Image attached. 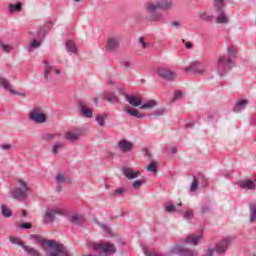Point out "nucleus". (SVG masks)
I'll return each instance as SVG.
<instances>
[{
    "mask_svg": "<svg viewBox=\"0 0 256 256\" xmlns=\"http://www.w3.org/2000/svg\"><path fill=\"white\" fill-rule=\"evenodd\" d=\"M29 239H33L38 245H41L42 249L46 251V256H72L69 249L65 245L55 241L47 240L39 234H31ZM47 247L50 249L47 251Z\"/></svg>",
    "mask_w": 256,
    "mask_h": 256,
    "instance_id": "1",
    "label": "nucleus"
},
{
    "mask_svg": "<svg viewBox=\"0 0 256 256\" xmlns=\"http://www.w3.org/2000/svg\"><path fill=\"white\" fill-rule=\"evenodd\" d=\"M228 57L220 55L216 62V71L220 77H225L235 66V56L237 55V47H227Z\"/></svg>",
    "mask_w": 256,
    "mask_h": 256,
    "instance_id": "2",
    "label": "nucleus"
},
{
    "mask_svg": "<svg viewBox=\"0 0 256 256\" xmlns=\"http://www.w3.org/2000/svg\"><path fill=\"white\" fill-rule=\"evenodd\" d=\"M171 0H157L155 3L153 2H148L145 4V10L146 13L148 14L146 16V19L148 21H163L165 19V16L161 13H157V11L162 10V11H167V9H171Z\"/></svg>",
    "mask_w": 256,
    "mask_h": 256,
    "instance_id": "3",
    "label": "nucleus"
},
{
    "mask_svg": "<svg viewBox=\"0 0 256 256\" xmlns=\"http://www.w3.org/2000/svg\"><path fill=\"white\" fill-rule=\"evenodd\" d=\"M235 241V236H227L218 242L215 248H208L206 251V256H213L215 251L218 255H225L227 253V249H229V245Z\"/></svg>",
    "mask_w": 256,
    "mask_h": 256,
    "instance_id": "4",
    "label": "nucleus"
},
{
    "mask_svg": "<svg viewBox=\"0 0 256 256\" xmlns=\"http://www.w3.org/2000/svg\"><path fill=\"white\" fill-rule=\"evenodd\" d=\"M20 187L12 188L10 191L11 197L16 201H25L29 197L31 189L27 187V183L24 180H19Z\"/></svg>",
    "mask_w": 256,
    "mask_h": 256,
    "instance_id": "5",
    "label": "nucleus"
},
{
    "mask_svg": "<svg viewBox=\"0 0 256 256\" xmlns=\"http://www.w3.org/2000/svg\"><path fill=\"white\" fill-rule=\"evenodd\" d=\"M93 251H96L97 253H103L106 256L113 255L114 253H117V248L114 246V244L106 242V243H94Z\"/></svg>",
    "mask_w": 256,
    "mask_h": 256,
    "instance_id": "6",
    "label": "nucleus"
},
{
    "mask_svg": "<svg viewBox=\"0 0 256 256\" xmlns=\"http://www.w3.org/2000/svg\"><path fill=\"white\" fill-rule=\"evenodd\" d=\"M30 121L41 125L47 123V114L43 113V110L39 107H34L29 113Z\"/></svg>",
    "mask_w": 256,
    "mask_h": 256,
    "instance_id": "7",
    "label": "nucleus"
},
{
    "mask_svg": "<svg viewBox=\"0 0 256 256\" xmlns=\"http://www.w3.org/2000/svg\"><path fill=\"white\" fill-rule=\"evenodd\" d=\"M121 45V40L119 36H111L107 39L105 51L106 53H117Z\"/></svg>",
    "mask_w": 256,
    "mask_h": 256,
    "instance_id": "8",
    "label": "nucleus"
},
{
    "mask_svg": "<svg viewBox=\"0 0 256 256\" xmlns=\"http://www.w3.org/2000/svg\"><path fill=\"white\" fill-rule=\"evenodd\" d=\"M186 73L191 71L195 75H203L205 73V65L199 61L192 62L188 67L185 68Z\"/></svg>",
    "mask_w": 256,
    "mask_h": 256,
    "instance_id": "9",
    "label": "nucleus"
},
{
    "mask_svg": "<svg viewBox=\"0 0 256 256\" xmlns=\"http://www.w3.org/2000/svg\"><path fill=\"white\" fill-rule=\"evenodd\" d=\"M168 255L195 256V252L183 246H176L168 252Z\"/></svg>",
    "mask_w": 256,
    "mask_h": 256,
    "instance_id": "10",
    "label": "nucleus"
},
{
    "mask_svg": "<svg viewBox=\"0 0 256 256\" xmlns=\"http://www.w3.org/2000/svg\"><path fill=\"white\" fill-rule=\"evenodd\" d=\"M158 75L159 77H161V79H164L165 81H173V79H175V72L167 68H159Z\"/></svg>",
    "mask_w": 256,
    "mask_h": 256,
    "instance_id": "11",
    "label": "nucleus"
},
{
    "mask_svg": "<svg viewBox=\"0 0 256 256\" xmlns=\"http://www.w3.org/2000/svg\"><path fill=\"white\" fill-rule=\"evenodd\" d=\"M125 99L129 105H132V107H141V105H143V100L137 95L126 94Z\"/></svg>",
    "mask_w": 256,
    "mask_h": 256,
    "instance_id": "12",
    "label": "nucleus"
},
{
    "mask_svg": "<svg viewBox=\"0 0 256 256\" xmlns=\"http://www.w3.org/2000/svg\"><path fill=\"white\" fill-rule=\"evenodd\" d=\"M198 17L200 21H203V23H213V21H215V15L211 14L207 10H201Z\"/></svg>",
    "mask_w": 256,
    "mask_h": 256,
    "instance_id": "13",
    "label": "nucleus"
},
{
    "mask_svg": "<svg viewBox=\"0 0 256 256\" xmlns=\"http://www.w3.org/2000/svg\"><path fill=\"white\" fill-rule=\"evenodd\" d=\"M217 13L216 23L218 25H227L229 23V17L225 13V8H222V11H215Z\"/></svg>",
    "mask_w": 256,
    "mask_h": 256,
    "instance_id": "14",
    "label": "nucleus"
},
{
    "mask_svg": "<svg viewBox=\"0 0 256 256\" xmlns=\"http://www.w3.org/2000/svg\"><path fill=\"white\" fill-rule=\"evenodd\" d=\"M240 189H248L249 191H255L256 183L253 180H242L238 182Z\"/></svg>",
    "mask_w": 256,
    "mask_h": 256,
    "instance_id": "15",
    "label": "nucleus"
},
{
    "mask_svg": "<svg viewBox=\"0 0 256 256\" xmlns=\"http://www.w3.org/2000/svg\"><path fill=\"white\" fill-rule=\"evenodd\" d=\"M118 148L122 153H129L131 149H133V143L127 141V140H120L117 144Z\"/></svg>",
    "mask_w": 256,
    "mask_h": 256,
    "instance_id": "16",
    "label": "nucleus"
},
{
    "mask_svg": "<svg viewBox=\"0 0 256 256\" xmlns=\"http://www.w3.org/2000/svg\"><path fill=\"white\" fill-rule=\"evenodd\" d=\"M123 175H125L126 179L133 180L137 179V177H141V171H133L131 168H124Z\"/></svg>",
    "mask_w": 256,
    "mask_h": 256,
    "instance_id": "17",
    "label": "nucleus"
},
{
    "mask_svg": "<svg viewBox=\"0 0 256 256\" xmlns=\"http://www.w3.org/2000/svg\"><path fill=\"white\" fill-rule=\"evenodd\" d=\"M78 107L81 110L82 117H86L87 119H91V117H93V111L91 109H88L83 101L78 102Z\"/></svg>",
    "mask_w": 256,
    "mask_h": 256,
    "instance_id": "18",
    "label": "nucleus"
},
{
    "mask_svg": "<svg viewBox=\"0 0 256 256\" xmlns=\"http://www.w3.org/2000/svg\"><path fill=\"white\" fill-rule=\"evenodd\" d=\"M70 223H73V225L81 226L85 223V218L83 215L80 214H73L69 217Z\"/></svg>",
    "mask_w": 256,
    "mask_h": 256,
    "instance_id": "19",
    "label": "nucleus"
},
{
    "mask_svg": "<svg viewBox=\"0 0 256 256\" xmlns=\"http://www.w3.org/2000/svg\"><path fill=\"white\" fill-rule=\"evenodd\" d=\"M248 104H249L248 100L237 101L236 105L233 108L234 113H241V111H243V109H245Z\"/></svg>",
    "mask_w": 256,
    "mask_h": 256,
    "instance_id": "20",
    "label": "nucleus"
},
{
    "mask_svg": "<svg viewBox=\"0 0 256 256\" xmlns=\"http://www.w3.org/2000/svg\"><path fill=\"white\" fill-rule=\"evenodd\" d=\"M79 139H81L80 133L69 131L65 134V140L70 141L71 143H75V141H79Z\"/></svg>",
    "mask_w": 256,
    "mask_h": 256,
    "instance_id": "21",
    "label": "nucleus"
},
{
    "mask_svg": "<svg viewBox=\"0 0 256 256\" xmlns=\"http://www.w3.org/2000/svg\"><path fill=\"white\" fill-rule=\"evenodd\" d=\"M124 111L127 115H130V117H136L137 119H143V117H145V114H141V112L135 108L124 109Z\"/></svg>",
    "mask_w": 256,
    "mask_h": 256,
    "instance_id": "22",
    "label": "nucleus"
},
{
    "mask_svg": "<svg viewBox=\"0 0 256 256\" xmlns=\"http://www.w3.org/2000/svg\"><path fill=\"white\" fill-rule=\"evenodd\" d=\"M104 99L108 101V103H119V97L114 92H106L104 93Z\"/></svg>",
    "mask_w": 256,
    "mask_h": 256,
    "instance_id": "23",
    "label": "nucleus"
},
{
    "mask_svg": "<svg viewBox=\"0 0 256 256\" xmlns=\"http://www.w3.org/2000/svg\"><path fill=\"white\" fill-rule=\"evenodd\" d=\"M249 221L250 223H255L256 222V202L250 203L249 204Z\"/></svg>",
    "mask_w": 256,
    "mask_h": 256,
    "instance_id": "24",
    "label": "nucleus"
},
{
    "mask_svg": "<svg viewBox=\"0 0 256 256\" xmlns=\"http://www.w3.org/2000/svg\"><path fill=\"white\" fill-rule=\"evenodd\" d=\"M23 250L26 252L28 256H42L41 252L32 246H24Z\"/></svg>",
    "mask_w": 256,
    "mask_h": 256,
    "instance_id": "25",
    "label": "nucleus"
},
{
    "mask_svg": "<svg viewBox=\"0 0 256 256\" xmlns=\"http://www.w3.org/2000/svg\"><path fill=\"white\" fill-rule=\"evenodd\" d=\"M58 211L53 209L51 211H46V219L44 220V223H53L55 221V215H57Z\"/></svg>",
    "mask_w": 256,
    "mask_h": 256,
    "instance_id": "26",
    "label": "nucleus"
},
{
    "mask_svg": "<svg viewBox=\"0 0 256 256\" xmlns=\"http://www.w3.org/2000/svg\"><path fill=\"white\" fill-rule=\"evenodd\" d=\"M0 87H2V89H5V91H8L9 93L13 92V86L9 84V80H7L6 78L0 77Z\"/></svg>",
    "mask_w": 256,
    "mask_h": 256,
    "instance_id": "27",
    "label": "nucleus"
},
{
    "mask_svg": "<svg viewBox=\"0 0 256 256\" xmlns=\"http://www.w3.org/2000/svg\"><path fill=\"white\" fill-rule=\"evenodd\" d=\"M65 47L68 53H77V46L75 45V42L73 40H67L65 43Z\"/></svg>",
    "mask_w": 256,
    "mask_h": 256,
    "instance_id": "28",
    "label": "nucleus"
},
{
    "mask_svg": "<svg viewBox=\"0 0 256 256\" xmlns=\"http://www.w3.org/2000/svg\"><path fill=\"white\" fill-rule=\"evenodd\" d=\"M22 7H23V4H21V2H18L16 4H10L8 6V11L9 13H19L21 12Z\"/></svg>",
    "mask_w": 256,
    "mask_h": 256,
    "instance_id": "29",
    "label": "nucleus"
},
{
    "mask_svg": "<svg viewBox=\"0 0 256 256\" xmlns=\"http://www.w3.org/2000/svg\"><path fill=\"white\" fill-rule=\"evenodd\" d=\"M202 238H203V235H198V236L190 235L185 239V243H192V245H197Z\"/></svg>",
    "mask_w": 256,
    "mask_h": 256,
    "instance_id": "30",
    "label": "nucleus"
},
{
    "mask_svg": "<svg viewBox=\"0 0 256 256\" xmlns=\"http://www.w3.org/2000/svg\"><path fill=\"white\" fill-rule=\"evenodd\" d=\"M213 7L214 11H223L225 9V0H214Z\"/></svg>",
    "mask_w": 256,
    "mask_h": 256,
    "instance_id": "31",
    "label": "nucleus"
},
{
    "mask_svg": "<svg viewBox=\"0 0 256 256\" xmlns=\"http://www.w3.org/2000/svg\"><path fill=\"white\" fill-rule=\"evenodd\" d=\"M1 215L3 217L9 218L13 216V212L11 209H9V207H7V205L1 204Z\"/></svg>",
    "mask_w": 256,
    "mask_h": 256,
    "instance_id": "32",
    "label": "nucleus"
},
{
    "mask_svg": "<svg viewBox=\"0 0 256 256\" xmlns=\"http://www.w3.org/2000/svg\"><path fill=\"white\" fill-rule=\"evenodd\" d=\"M157 106V101L150 100L140 106V109H153V107Z\"/></svg>",
    "mask_w": 256,
    "mask_h": 256,
    "instance_id": "33",
    "label": "nucleus"
},
{
    "mask_svg": "<svg viewBox=\"0 0 256 256\" xmlns=\"http://www.w3.org/2000/svg\"><path fill=\"white\" fill-rule=\"evenodd\" d=\"M44 65H45L44 78L47 79V81H48L49 73H51V69H53V67L51 66V64H49L48 61H44Z\"/></svg>",
    "mask_w": 256,
    "mask_h": 256,
    "instance_id": "34",
    "label": "nucleus"
},
{
    "mask_svg": "<svg viewBox=\"0 0 256 256\" xmlns=\"http://www.w3.org/2000/svg\"><path fill=\"white\" fill-rule=\"evenodd\" d=\"M105 119H107V114L97 115L96 122L100 127H105Z\"/></svg>",
    "mask_w": 256,
    "mask_h": 256,
    "instance_id": "35",
    "label": "nucleus"
},
{
    "mask_svg": "<svg viewBox=\"0 0 256 256\" xmlns=\"http://www.w3.org/2000/svg\"><path fill=\"white\" fill-rule=\"evenodd\" d=\"M10 241L13 243V245H19V247H22V249H25L26 247L25 242H22L20 238L10 237Z\"/></svg>",
    "mask_w": 256,
    "mask_h": 256,
    "instance_id": "36",
    "label": "nucleus"
},
{
    "mask_svg": "<svg viewBox=\"0 0 256 256\" xmlns=\"http://www.w3.org/2000/svg\"><path fill=\"white\" fill-rule=\"evenodd\" d=\"M199 189V178L197 176H193V181L190 187V191L195 192Z\"/></svg>",
    "mask_w": 256,
    "mask_h": 256,
    "instance_id": "37",
    "label": "nucleus"
},
{
    "mask_svg": "<svg viewBox=\"0 0 256 256\" xmlns=\"http://www.w3.org/2000/svg\"><path fill=\"white\" fill-rule=\"evenodd\" d=\"M45 35H47V30L45 27H40L37 32V39H39V41H43V39H45Z\"/></svg>",
    "mask_w": 256,
    "mask_h": 256,
    "instance_id": "38",
    "label": "nucleus"
},
{
    "mask_svg": "<svg viewBox=\"0 0 256 256\" xmlns=\"http://www.w3.org/2000/svg\"><path fill=\"white\" fill-rule=\"evenodd\" d=\"M39 47H41V42L37 41V40H33L30 43V46L28 48L29 53H31V51H33V49H39Z\"/></svg>",
    "mask_w": 256,
    "mask_h": 256,
    "instance_id": "39",
    "label": "nucleus"
},
{
    "mask_svg": "<svg viewBox=\"0 0 256 256\" xmlns=\"http://www.w3.org/2000/svg\"><path fill=\"white\" fill-rule=\"evenodd\" d=\"M66 181H67L68 183H71V180H70V179H65V176H63V174L58 173V174L56 175V182H57L58 184L66 183Z\"/></svg>",
    "mask_w": 256,
    "mask_h": 256,
    "instance_id": "40",
    "label": "nucleus"
},
{
    "mask_svg": "<svg viewBox=\"0 0 256 256\" xmlns=\"http://www.w3.org/2000/svg\"><path fill=\"white\" fill-rule=\"evenodd\" d=\"M57 137V134H43L41 137V141H53Z\"/></svg>",
    "mask_w": 256,
    "mask_h": 256,
    "instance_id": "41",
    "label": "nucleus"
},
{
    "mask_svg": "<svg viewBox=\"0 0 256 256\" xmlns=\"http://www.w3.org/2000/svg\"><path fill=\"white\" fill-rule=\"evenodd\" d=\"M198 180L200 181L202 187H209V180L204 175H200Z\"/></svg>",
    "mask_w": 256,
    "mask_h": 256,
    "instance_id": "42",
    "label": "nucleus"
},
{
    "mask_svg": "<svg viewBox=\"0 0 256 256\" xmlns=\"http://www.w3.org/2000/svg\"><path fill=\"white\" fill-rule=\"evenodd\" d=\"M147 171H149V173H157V162L148 164Z\"/></svg>",
    "mask_w": 256,
    "mask_h": 256,
    "instance_id": "43",
    "label": "nucleus"
},
{
    "mask_svg": "<svg viewBox=\"0 0 256 256\" xmlns=\"http://www.w3.org/2000/svg\"><path fill=\"white\" fill-rule=\"evenodd\" d=\"M60 149H63V144H61V142L55 143L53 148H52V153L54 155H57V153H59Z\"/></svg>",
    "mask_w": 256,
    "mask_h": 256,
    "instance_id": "44",
    "label": "nucleus"
},
{
    "mask_svg": "<svg viewBox=\"0 0 256 256\" xmlns=\"http://www.w3.org/2000/svg\"><path fill=\"white\" fill-rule=\"evenodd\" d=\"M139 43H140L142 49H149V47H151V44L149 42H145L144 37L139 38Z\"/></svg>",
    "mask_w": 256,
    "mask_h": 256,
    "instance_id": "45",
    "label": "nucleus"
},
{
    "mask_svg": "<svg viewBox=\"0 0 256 256\" xmlns=\"http://www.w3.org/2000/svg\"><path fill=\"white\" fill-rule=\"evenodd\" d=\"M165 211L166 213H175L177 212V208L175 207V205L169 203L167 206H165Z\"/></svg>",
    "mask_w": 256,
    "mask_h": 256,
    "instance_id": "46",
    "label": "nucleus"
},
{
    "mask_svg": "<svg viewBox=\"0 0 256 256\" xmlns=\"http://www.w3.org/2000/svg\"><path fill=\"white\" fill-rule=\"evenodd\" d=\"M142 249L144 251V255H146V256H159V254H157V252L149 251V249H147V247H145V246H143Z\"/></svg>",
    "mask_w": 256,
    "mask_h": 256,
    "instance_id": "47",
    "label": "nucleus"
},
{
    "mask_svg": "<svg viewBox=\"0 0 256 256\" xmlns=\"http://www.w3.org/2000/svg\"><path fill=\"white\" fill-rule=\"evenodd\" d=\"M122 67H125L126 69H133V62L129 60H123L121 61Z\"/></svg>",
    "mask_w": 256,
    "mask_h": 256,
    "instance_id": "48",
    "label": "nucleus"
},
{
    "mask_svg": "<svg viewBox=\"0 0 256 256\" xmlns=\"http://www.w3.org/2000/svg\"><path fill=\"white\" fill-rule=\"evenodd\" d=\"M211 212V207L208 204H204L201 207V214L205 215L206 213H210Z\"/></svg>",
    "mask_w": 256,
    "mask_h": 256,
    "instance_id": "49",
    "label": "nucleus"
},
{
    "mask_svg": "<svg viewBox=\"0 0 256 256\" xmlns=\"http://www.w3.org/2000/svg\"><path fill=\"white\" fill-rule=\"evenodd\" d=\"M193 217H195V215L191 210L186 211L184 214V219H186V221H190V219H193Z\"/></svg>",
    "mask_w": 256,
    "mask_h": 256,
    "instance_id": "50",
    "label": "nucleus"
},
{
    "mask_svg": "<svg viewBox=\"0 0 256 256\" xmlns=\"http://www.w3.org/2000/svg\"><path fill=\"white\" fill-rule=\"evenodd\" d=\"M155 117H161V115H165V108H159L154 112Z\"/></svg>",
    "mask_w": 256,
    "mask_h": 256,
    "instance_id": "51",
    "label": "nucleus"
},
{
    "mask_svg": "<svg viewBox=\"0 0 256 256\" xmlns=\"http://www.w3.org/2000/svg\"><path fill=\"white\" fill-rule=\"evenodd\" d=\"M143 183H145V180H136L133 182V187L134 189H139V187H141V185H143Z\"/></svg>",
    "mask_w": 256,
    "mask_h": 256,
    "instance_id": "52",
    "label": "nucleus"
},
{
    "mask_svg": "<svg viewBox=\"0 0 256 256\" xmlns=\"http://www.w3.org/2000/svg\"><path fill=\"white\" fill-rule=\"evenodd\" d=\"M98 225L99 227H101V229H103V231H105V233H111V228H109L107 224L98 223Z\"/></svg>",
    "mask_w": 256,
    "mask_h": 256,
    "instance_id": "53",
    "label": "nucleus"
},
{
    "mask_svg": "<svg viewBox=\"0 0 256 256\" xmlns=\"http://www.w3.org/2000/svg\"><path fill=\"white\" fill-rule=\"evenodd\" d=\"M0 45H1V47H2V49H3V51H4L5 53H10V52H11V46L5 45V44H3V43H1Z\"/></svg>",
    "mask_w": 256,
    "mask_h": 256,
    "instance_id": "54",
    "label": "nucleus"
},
{
    "mask_svg": "<svg viewBox=\"0 0 256 256\" xmlns=\"http://www.w3.org/2000/svg\"><path fill=\"white\" fill-rule=\"evenodd\" d=\"M12 95H19L20 97H27V94L25 92H19L12 89V92H10Z\"/></svg>",
    "mask_w": 256,
    "mask_h": 256,
    "instance_id": "55",
    "label": "nucleus"
},
{
    "mask_svg": "<svg viewBox=\"0 0 256 256\" xmlns=\"http://www.w3.org/2000/svg\"><path fill=\"white\" fill-rule=\"evenodd\" d=\"M33 225L31 223H23L20 225V229H31Z\"/></svg>",
    "mask_w": 256,
    "mask_h": 256,
    "instance_id": "56",
    "label": "nucleus"
},
{
    "mask_svg": "<svg viewBox=\"0 0 256 256\" xmlns=\"http://www.w3.org/2000/svg\"><path fill=\"white\" fill-rule=\"evenodd\" d=\"M183 92L176 90L174 91V99H181Z\"/></svg>",
    "mask_w": 256,
    "mask_h": 256,
    "instance_id": "57",
    "label": "nucleus"
},
{
    "mask_svg": "<svg viewBox=\"0 0 256 256\" xmlns=\"http://www.w3.org/2000/svg\"><path fill=\"white\" fill-rule=\"evenodd\" d=\"M123 193H125V189L118 188L115 190L114 195L120 196V195H123Z\"/></svg>",
    "mask_w": 256,
    "mask_h": 256,
    "instance_id": "58",
    "label": "nucleus"
},
{
    "mask_svg": "<svg viewBox=\"0 0 256 256\" xmlns=\"http://www.w3.org/2000/svg\"><path fill=\"white\" fill-rule=\"evenodd\" d=\"M171 25L175 27V29H179V27H181V23L179 21H173Z\"/></svg>",
    "mask_w": 256,
    "mask_h": 256,
    "instance_id": "59",
    "label": "nucleus"
},
{
    "mask_svg": "<svg viewBox=\"0 0 256 256\" xmlns=\"http://www.w3.org/2000/svg\"><path fill=\"white\" fill-rule=\"evenodd\" d=\"M11 144H4L1 146V149H3V151H8V149H11Z\"/></svg>",
    "mask_w": 256,
    "mask_h": 256,
    "instance_id": "60",
    "label": "nucleus"
},
{
    "mask_svg": "<svg viewBox=\"0 0 256 256\" xmlns=\"http://www.w3.org/2000/svg\"><path fill=\"white\" fill-rule=\"evenodd\" d=\"M107 83H108V85H115V81H113L112 78H108Z\"/></svg>",
    "mask_w": 256,
    "mask_h": 256,
    "instance_id": "61",
    "label": "nucleus"
},
{
    "mask_svg": "<svg viewBox=\"0 0 256 256\" xmlns=\"http://www.w3.org/2000/svg\"><path fill=\"white\" fill-rule=\"evenodd\" d=\"M191 47H193V43L186 42V49H191Z\"/></svg>",
    "mask_w": 256,
    "mask_h": 256,
    "instance_id": "62",
    "label": "nucleus"
},
{
    "mask_svg": "<svg viewBox=\"0 0 256 256\" xmlns=\"http://www.w3.org/2000/svg\"><path fill=\"white\" fill-rule=\"evenodd\" d=\"M56 191H57V193H61V184H58L56 186Z\"/></svg>",
    "mask_w": 256,
    "mask_h": 256,
    "instance_id": "63",
    "label": "nucleus"
},
{
    "mask_svg": "<svg viewBox=\"0 0 256 256\" xmlns=\"http://www.w3.org/2000/svg\"><path fill=\"white\" fill-rule=\"evenodd\" d=\"M193 125H195V122L186 124V129H189V127H193Z\"/></svg>",
    "mask_w": 256,
    "mask_h": 256,
    "instance_id": "64",
    "label": "nucleus"
}]
</instances>
